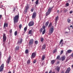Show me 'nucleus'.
<instances>
[{"label":"nucleus","instance_id":"nucleus-1","mask_svg":"<svg viewBox=\"0 0 73 73\" xmlns=\"http://www.w3.org/2000/svg\"><path fill=\"white\" fill-rule=\"evenodd\" d=\"M19 14H18L16 15L14 18V24H15L16 23H18V21H19Z\"/></svg>","mask_w":73,"mask_h":73},{"label":"nucleus","instance_id":"nucleus-2","mask_svg":"<svg viewBox=\"0 0 73 73\" xmlns=\"http://www.w3.org/2000/svg\"><path fill=\"white\" fill-rule=\"evenodd\" d=\"M7 40V36H6V34L5 33L3 34V42H5L6 41V40Z\"/></svg>","mask_w":73,"mask_h":73},{"label":"nucleus","instance_id":"nucleus-3","mask_svg":"<svg viewBox=\"0 0 73 73\" xmlns=\"http://www.w3.org/2000/svg\"><path fill=\"white\" fill-rule=\"evenodd\" d=\"M34 25V21H31L28 24V26L29 27H32Z\"/></svg>","mask_w":73,"mask_h":73},{"label":"nucleus","instance_id":"nucleus-4","mask_svg":"<svg viewBox=\"0 0 73 73\" xmlns=\"http://www.w3.org/2000/svg\"><path fill=\"white\" fill-rule=\"evenodd\" d=\"M4 65L3 64H2L0 67V72H2L4 69Z\"/></svg>","mask_w":73,"mask_h":73},{"label":"nucleus","instance_id":"nucleus-5","mask_svg":"<svg viewBox=\"0 0 73 73\" xmlns=\"http://www.w3.org/2000/svg\"><path fill=\"white\" fill-rule=\"evenodd\" d=\"M36 52H33L31 54V58L32 59L33 58H34L35 57H36Z\"/></svg>","mask_w":73,"mask_h":73},{"label":"nucleus","instance_id":"nucleus-6","mask_svg":"<svg viewBox=\"0 0 73 73\" xmlns=\"http://www.w3.org/2000/svg\"><path fill=\"white\" fill-rule=\"evenodd\" d=\"M37 16V14L36 12H35L33 13L32 16V19H36V17Z\"/></svg>","mask_w":73,"mask_h":73},{"label":"nucleus","instance_id":"nucleus-7","mask_svg":"<svg viewBox=\"0 0 73 73\" xmlns=\"http://www.w3.org/2000/svg\"><path fill=\"white\" fill-rule=\"evenodd\" d=\"M54 31V27L53 26H52V27L50 28L49 32L50 33H52Z\"/></svg>","mask_w":73,"mask_h":73},{"label":"nucleus","instance_id":"nucleus-8","mask_svg":"<svg viewBox=\"0 0 73 73\" xmlns=\"http://www.w3.org/2000/svg\"><path fill=\"white\" fill-rule=\"evenodd\" d=\"M11 56L9 55L6 61V62L7 64H9V62L10 61V60H11Z\"/></svg>","mask_w":73,"mask_h":73},{"label":"nucleus","instance_id":"nucleus-9","mask_svg":"<svg viewBox=\"0 0 73 73\" xmlns=\"http://www.w3.org/2000/svg\"><path fill=\"white\" fill-rule=\"evenodd\" d=\"M70 71V67H68L66 70L65 73H69Z\"/></svg>","mask_w":73,"mask_h":73},{"label":"nucleus","instance_id":"nucleus-10","mask_svg":"<svg viewBox=\"0 0 73 73\" xmlns=\"http://www.w3.org/2000/svg\"><path fill=\"white\" fill-rule=\"evenodd\" d=\"M33 43V39H32L30 40L29 41V44L30 45H32Z\"/></svg>","mask_w":73,"mask_h":73},{"label":"nucleus","instance_id":"nucleus-11","mask_svg":"<svg viewBox=\"0 0 73 73\" xmlns=\"http://www.w3.org/2000/svg\"><path fill=\"white\" fill-rule=\"evenodd\" d=\"M53 7H51V8L50 7H49V8L48 9V11L50 13L52 11V9H53Z\"/></svg>","mask_w":73,"mask_h":73},{"label":"nucleus","instance_id":"nucleus-12","mask_svg":"<svg viewBox=\"0 0 73 73\" xmlns=\"http://www.w3.org/2000/svg\"><path fill=\"white\" fill-rule=\"evenodd\" d=\"M45 48H46V45L45 44H43L42 47V50L45 49Z\"/></svg>","mask_w":73,"mask_h":73},{"label":"nucleus","instance_id":"nucleus-13","mask_svg":"<svg viewBox=\"0 0 73 73\" xmlns=\"http://www.w3.org/2000/svg\"><path fill=\"white\" fill-rule=\"evenodd\" d=\"M65 58L66 57L65 56H63L61 57V60L62 61H64L65 60Z\"/></svg>","mask_w":73,"mask_h":73},{"label":"nucleus","instance_id":"nucleus-14","mask_svg":"<svg viewBox=\"0 0 73 73\" xmlns=\"http://www.w3.org/2000/svg\"><path fill=\"white\" fill-rule=\"evenodd\" d=\"M55 62V60H53L51 61L50 63L52 65H53L54 64Z\"/></svg>","mask_w":73,"mask_h":73},{"label":"nucleus","instance_id":"nucleus-15","mask_svg":"<svg viewBox=\"0 0 73 73\" xmlns=\"http://www.w3.org/2000/svg\"><path fill=\"white\" fill-rule=\"evenodd\" d=\"M27 64L28 65H29L31 64V59H29V60H28L27 61Z\"/></svg>","mask_w":73,"mask_h":73},{"label":"nucleus","instance_id":"nucleus-16","mask_svg":"<svg viewBox=\"0 0 73 73\" xmlns=\"http://www.w3.org/2000/svg\"><path fill=\"white\" fill-rule=\"evenodd\" d=\"M4 28H5V27H8V23H5L4 26H3Z\"/></svg>","mask_w":73,"mask_h":73},{"label":"nucleus","instance_id":"nucleus-17","mask_svg":"<svg viewBox=\"0 0 73 73\" xmlns=\"http://www.w3.org/2000/svg\"><path fill=\"white\" fill-rule=\"evenodd\" d=\"M45 58V55H42V60H44Z\"/></svg>","mask_w":73,"mask_h":73},{"label":"nucleus","instance_id":"nucleus-18","mask_svg":"<svg viewBox=\"0 0 73 73\" xmlns=\"http://www.w3.org/2000/svg\"><path fill=\"white\" fill-rule=\"evenodd\" d=\"M29 5L27 4V6H25V9L28 10L29 9Z\"/></svg>","mask_w":73,"mask_h":73},{"label":"nucleus","instance_id":"nucleus-19","mask_svg":"<svg viewBox=\"0 0 73 73\" xmlns=\"http://www.w3.org/2000/svg\"><path fill=\"white\" fill-rule=\"evenodd\" d=\"M19 46H16L15 49V50H19Z\"/></svg>","mask_w":73,"mask_h":73},{"label":"nucleus","instance_id":"nucleus-20","mask_svg":"<svg viewBox=\"0 0 73 73\" xmlns=\"http://www.w3.org/2000/svg\"><path fill=\"white\" fill-rule=\"evenodd\" d=\"M52 22H50L48 26V28H50V27H52Z\"/></svg>","mask_w":73,"mask_h":73},{"label":"nucleus","instance_id":"nucleus-21","mask_svg":"<svg viewBox=\"0 0 73 73\" xmlns=\"http://www.w3.org/2000/svg\"><path fill=\"white\" fill-rule=\"evenodd\" d=\"M49 23V21H47L46 22V23L45 24V25L46 26V27H47L48 25V24Z\"/></svg>","mask_w":73,"mask_h":73},{"label":"nucleus","instance_id":"nucleus-22","mask_svg":"<svg viewBox=\"0 0 73 73\" xmlns=\"http://www.w3.org/2000/svg\"><path fill=\"white\" fill-rule=\"evenodd\" d=\"M50 13V12H49V11H48L46 14V16H48V15H49Z\"/></svg>","mask_w":73,"mask_h":73},{"label":"nucleus","instance_id":"nucleus-23","mask_svg":"<svg viewBox=\"0 0 73 73\" xmlns=\"http://www.w3.org/2000/svg\"><path fill=\"white\" fill-rule=\"evenodd\" d=\"M56 70L58 72H60V67L57 68Z\"/></svg>","mask_w":73,"mask_h":73},{"label":"nucleus","instance_id":"nucleus-24","mask_svg":"<svg viewBox=\"0 0 73 73\" xmlns=\"http://www.w3.org/2000/svg\"><path fill=\"white\" fill-rule=\"evenodd\" d=\"M25 53L26 54H28L29 53V51L28 50L26 49V50L25 51Z\"/></svg>","mask_w":73,"mask_h":73},{"label":"nucleus","instance_id":"nucleus-25","mask_svg":"<svg viewBox=\"0 0 73 73\" xmlns=\"http://www.w3.org/2000/svg\"><path fill=\"white\" fill-rule=\"evenodd\" d=\"M46 32V30H45V29H44L42 32V34L43 35H44V34H45V33Z\"/></svg>","mask_w":73,"mask_h":73},{"label":"nucleus","instance_id":"nucleus-26","mask_svg":"<svg viewBox=\"0 0 73 73\" xmlns=\"http://www.w3.org/2000/svg\"><path fill=\"white\" fill-rule=\"evenodd\" d=\"M72 52V50H67V53H71Z\"/></svg>","mask_w":73,"mask_h":73},{"label":"nucleus","instance_id":"nucleus-27","mask_svg":"<svg viewBox=\"0 0 73 73\" xmlns=\"http://www.w3.org/2000/svg\"><path fill=\"white\" fill-rule=\"evenodd\" d=\"M44 38L41 37L40 38V41L41 42H43L44 41Z\"/></svg>","mask_w":73,"mask_h":73},{"label":"nucleus","instance_id":"nucleus-28","mask_svg":"<svg viewBox=\"0 0 73 73\" xmlns=\"http://www.w3.org/2000/svg\"><path fill=\"white\" fill-rule=\"evenodd\" d=\"M22 27V24H20L19 26V28L20 29H21V28Z\"/></svg>","mask_w":73,"mask_h":73},{"label":"nucleus","instance_id":"nucleus-29","mask_svg":"<svg viewBox=\"0 0 73 73\" xmlns=\"http://www.w3.org/2000/svg\"><path fill=\"white\" fill-rule=\"evenodd\" d=\"M27 30V27H25L24 28V31H25V32H26Z\"/></svg>","mask_w":73,"mask_h":73},{"label":"nucleus","instance_id":"nucleus-30","mask_svg":"<svg viewBox=\"0 0 73 73\" xmlns=\"http://www.w3.org/2000/svg\"><path fill=\"white\" fill-rule=\"evenodd\" d=\"M67 21L68 23H70V21H71L70 20V19H68L67 20Z\"/></svg>","mask_w":73,"mask_h":73},{"label":"nucleus","instance_id":"nucleus-31","mask_svg":"<svg viewBox=\"0 0 73 73\" xmlns=\"http://www.w3.org/2000/svg\"><path fill=\"white\" fill-rule=\"evenodd\" d=\"M35 4L37 5L38 4V0H36L35 2Z\"/></svg>","mask_w":73,"mask_h":73},{"label":"nucleus","instance_id":"nucleus-32","mask_svg":"<svg viewBox=\"0 0 73 73\" xmlns=\"http://www.w3.org/2000/svg\"><path fill=\"white\" fill-rule=\"evenodd\" d=\"M32 30H30L29 31V34H31V33H32Z\"/></svg>","mask_w":73,"mask_h":73},{"label":"nucleus","instance_id":"nucleus-33","mask_svg":"<svg viewBox=\"0 0 73 73\" xmlns=\"http://www.w3.org/2000/svg\"><path fill=\"white\" fill-rule=\"evenodd\" d=\"M58 16H57L55 18V21H57V20H58Z\"/></svg>","mask_w":73,"mask_h":73},{"label":"nucleus","instance_id":"nucleus-34","mask_svg":"<svg viewBox=\"0 0 73 73\" xmlns=\"http://www.w3.org/2000/svg\"><path fill=\"white\" fill-rule=\"evenodd\" d=\"M14 35L15 36H17V31H16L14 33Z\"/></svg>","mask_w":73,"mask_h":73},{"label":"nucleus","instance_id":"nucleus-35","mask_svg":"<svg viewBox=\"0 0 73 73\" xmlns=\"http://www.w3.org/2000/svg\"><path fill=\"white\" fill-rule=\"evenodd\" d=\"M35 44L36 45L38 44V41L37 40H36L35 41Z\"/></svg>","mask_w":73,"mask_h":73},{"label":"nucleus","instance_id":"nucleus-36","mask_svg":"<svg viewBox=\"0 0 73 73\" xmlns=\"http://www.w3.org/2000/svg\"><path fill=\"white\" fill-rule=\"evenodd\" d=\"M28 11V9H25V10H24V12H25V13H26V12H27Z\"/></svg>","mask_w":73,"mask_h":73},{"label":"nucleus","instance_id":"nucleus-37","mask_svg":"<svg viewBox=\"0 0 73 73\" xmlns=\"http://www.w3.org/2000/svg\"><path fill=\"white\" fill-rule=\"evenodd\" d=\"M42 31H43V29L41 28L40 31V33H41L42 32Z\"/></svg>","mask_w":73,"mask_h":73},{"label":"nucleus","instance_id":"nucleus-38","mask_svg":"<svg viewBox=\"0 0 73 73\" xmlns=\"http://www.w3.org/2000/svg\"><path fill=\"white\" fill-rule=\"evenodd\" d=\"M9 33H12V29H10V30Z\"/></svg>","mask_w":73,"mask_h":73},{"label":"nucleus","instance_id":"nucleus-39","mask_svg":"<svg viewBox=\"0 0 73 73\" xmlns=\"http://www.w3.org/2000/svg\"><path fill=\"white\" fill-rule=\"evenodd\" d=\"M60 58V56L58 55V56L56 58V59H59Z\"/></svg>","mask_w":73,"mask_h":73},{"label":"nucleus","instance_id":"nucleus-40","mask_svg":"<svg viewBox=\"0 0 73 73\" xmlns=\"http://www.w3.org/2000/svg\"><path fill=\"white\" fill-rule=\"evenodd\" d=\"M62 41H63V40L62 39H61L60 42V44H61V43H62Z\"/></svg>","mask_w":73,"mask_h":73},{"label":"nucleus","instance_id":"nucleus-41","mask_svg":"<svg viewBox=\"0 0 73 73\" xmlns=\"http://www.w3.org/2000/svg\"><path fill=\"white\" fill-rule=\"evenodd\" d=\"M33 62V64H35V63L36 62V60H34Z\"/></svg>","mask_w":73,"mask_h":73},{"label":"nucleus","instance_id":"nucleus-42","mask_svg":"<svg viewBox=\"0 0 73 73\" xmlns=\"http://www.w3.org/2000/svg\"><path fill=\"white\" fill-rule=\"evenodd\" d=\"M21 43L20 42V41H18L17 42V44H21Z\"/></svg>","mask_w":73,"mask_h":73},{"label":"nucleus","instance_id":"nucleus-43","mask_svg":"<svg viewBox=\"0 0 73 73\" xmlns=\"http://www.w3.org/2000/svg\"><path fill=\"white\" fill-rule=\"evenodd\" d=\"M1 58V52L0 51V58Z\"/></svg>","mask_w":73,"mask_h":73},{"label":"nucleus","instance_id":"nucleus-44","mask_svg":"<svg viewBox=\"0 0 73 73\" xmlns=\"http://www.w3.org/2000/svg\"><path fill=\"white\" fill-rule=\"evenodd\" d=\"M59 63H60V62H59V61H58V62L56 63V65H58V64H59Z\"/></svg>","mask_w":73,"mask_h":73},{"label":"nucleus","instance_id":"nucleus-45","mask_svg":"<svg viewBox=\"0 0 73 73\" xmlns=\"http://www.w3.org/2000/svg\"><path fill=\"white\" fill-rule=\"evenodd\" d=\"M15 10H16V7H14L13 9V11H14V12L15 11Z\"/></svg>","mask_w":73,"mask_h":73},{"label":"nucleus","instance_id":"nucleus-46","mask_svg":"<svg viewBox=\"0 0 73 73\" xmlns=\"http://www.w3.org/2000/svg\"><path fill=\"white\" fill-rule=\"evenodd\" d=\"M66 6L67 7H68V6H69V3H67L66 4Z\"/></svg>","mask_w":73,"mask_h":73},{"label":"nucleus","instance_id":"nucleus-47","mask_svg":"<svg viewBox=\"0 0 73 73\" xmlns=\"http://www.w3.org/2000/svg\"><path fill=\"white\" fill-rule=\"evenodd\" d=\"M63 50H61L60 52V54H62V53H63Z\"/></svg>","mask_w":73,"mask_h":73},{"label":"nucleus","instance_id":"nucleus-48","mask_svg":"<svg viewBox=\"0 0 73 73\" xmlns=\"http://www.w3.org/2000/svg\"><path fill=\"white\" fill-rule=\"evenodd\" d=\"M42 28H43V29H45V26H43L42 27Z\"/></svg>","mask_w":73,"mask_h":73},{"label":"nucleus","instance_id":"nucleus-49","mask_svg":"<svg viewBox=\"0 0 73 73\" xmlns=\"http://www.w3.org/2000/svg\"><path fill=\"white\" fill-rule=\"evenodd\" d=\"M20 42H21V43H22V42H23V39H21V40H20Z\"/></svg>","mask_w":73,"mask_h":73},{"label":"nucleus","instance_id":"nucleus-50","mask_svg":"<svg viewBox=\"0 0 73 73\" xmlns=\"http://www.w3.org/2000/svg\"><path fill=\"white\" fill-rule=\"evenodd\" d=\"M3 5H1L0 7L1 8H3Z\"/></svg>","mask_w":73,"mask_h":73},{"label":"nucleus","instance_id":"nucleus-51","mask_svg":"<svg viewBox=\"0 0 73 73\" xmlns=\"http://www.w3.org/2000/svg\"><path fill=\"white\" fill-rule=\"evenodd\" d=\"M33 9H31V12H33Z\"/></svg>","mask_w":73,"mask_h":73},{"label":"nucleus","instance_id":"nucleus-52","mask_svg":"<svg viewBox=\"0 0 73 73\" xmlns=\"http://www.w3.org/2000/svg\"><path fill=\"white\" fill-rule=\"evenodd\" d=\"M73 13V11H70V13Z\"/></svg>","mask_w":73,"mask_h":73},{"label":"nucleus","instance_id":"nucleus-53","mask_svg":"<svg viewBox=\"0 0 73 73\" xmlns=\"http://www.w3.org/2000/svg\"><path fill=\"white\" fill-rule=\"evenodd\" d=\"M54 53H56V50L55 49L54 51Z\"/></svg>","mask_w":73,"mask_h":73},{"label":"nucleus","instance_id":"nucleus-54","mask_svg":"<svg viewBox=\"0 0 73 73\" xmlns=\"http://www.w3.org/2000/svg\"><path fill=\"white\" fill-rule=\"evenodd\" d=\"M2 17V15H0V19H1Z\"/></svg>","mask_w":73,"mask_h":73},{"label":"nucleus","instance_id":"nucleus-55","mask_svg":"<svg viewBox=\"0 0 73 73\" xmlns=\"http://www.w3.org/2000/svg\"><path fill=\"white\" fill-rule=\"evenodd\" d=\"M55 24H56V25L57 24V21H55Z\"/></svg>","mask_w":73,"mask_h":73},{"label":"nucleus","instance_id":"nucleus-56","mask_svg":"<svg viewBox=\"0 0 73 73\" xmlns=\"http://www.w3.org/2000/svg\"><path fill=\"white\" fill-rule=\"evenodd\" d=\"M71 56L73 57V52L72 54H71Z\"/></svg>","mask_w":73,"mask_h":73},{"label":"nucleus","instance_id":"nucleus-57","mask_svg":"<svg viewBox=\"0 0 73 73\" xmlns=\"http://www.w3.org/2000/svg\"><path fill=\"white\" fill-rule=\"evenodd\" d=\"M49 73H52V71L51 70H50Z\"/></svg>","mask_w":73,"mask_h":73},{"label":"nucleus","instance_id":"nucleus-58","mask_svg":"<svg viewBox=\"0 0 73 73\" xmlns=\"http://www.w3.org/2000/svg\"><path fill=\"white\" fill-rule=\"evenodd\" d=\"M15 70H13V73H15Z\"/></svg>","mask_w":73,"mask_h":73},{"label":"nucleus","instance_id":"nucleus-59","mask_svg":"<svg viewBox=\"0 0 73 73\" xmlns=\"http://www.w3.org/2000/svg\"><path fill=\"white\" fill-rule=\"evenodd\" d=\"M57 13H59V11L58 10H57Z\"/></svg>","mask_w":73,"mask_h":73},{"label":"nucleus","instance_id":"nucleus-60","mask_svg":"<svg viewBox=\"0 0 73 73\" xmlns=\"http://www.w3.org/2000/svg\"><path fill=\"white\" fill-rule=\"evenodd\" d=\"M64 33L66 34V33H68V32H66Z\"/></svg>","mask_w":73,"mask_h":73},{"label":"nucleus","instance_id":"nucleus-61","mask_svg":"<svg viewBox=\"0 0 73 73\" xmlns=\"http://www.w3.org/2000/svg\"><path fill=\"white\" fill-rule=\"evenodd\" d=\"M61 73H64V71H62V72Z\"/></svg>","mask_w":73,"mask_h":73},{"label":"nucleus","instance_id":"nucleus-62","mask_svg":"<svg viewBox=\"0 0 73 73\" xmlns=\"http://www.w3.org/2000/svg\"><path fill=\"white\" fill-rule=\"evenodd\" d=\"M70 27L71 28H72V25H70Z\"/></svg>","mask_w":73,"mask_h":73},{"label":"nucleus","instance_id":"nucleus-63","mask_svg":"<svg viewBox=\"0 0 73 73\" xmlns=\"http://www.w3.org/2000/svg\"><path fill=\"white\" fill-rule=\"evenodd\" d=\"M62 45H63V44H64V43H62L61 44Z\"/></svg>","mask_w":73,"mask_h":73},{"label":"nucleus","instance_id":"nucleus-64","mask_svg":"<svg viewBox=\"0 0 73 73\" xmlns=\"http://www.w3.org/2000/svg\"><path fill=\"white\" fill-rule=\"evenodd\" d=\"M72 68H73V64H72Z\"/></svg>","mask_w":73,"mask_h":73}]
</instances>
